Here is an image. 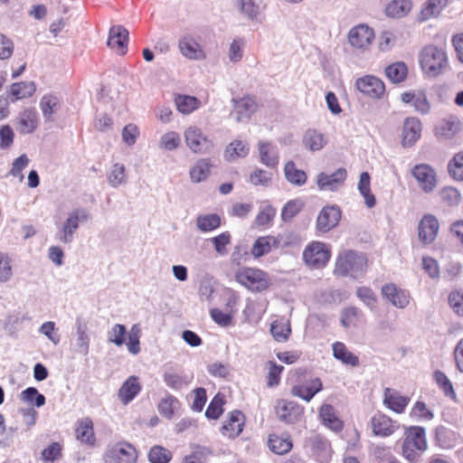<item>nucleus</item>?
<instances>
[{"label": "nucleus", "instance_id": "1", "mask_svg": "<svg viewBox=\"0 0 463 463\" xmlns=\"http://www.w3.org/2000/svg\"><path fill=\"white\" fill-rule=\"evenodd\" d=\"M400 443L402 458L409 463H419L429 448L425 428L417 425L405 427Z\"/></svg>", "mask_w": 463, "mask_h": 463}, {"label": "nucleus", "instance_id": "2", "mask_svg": "<svg viewBox=\"0 0 463 463\" xmlns=\"http://www.w3.org/2000/svg\"><path fill=\"white\" fill-rule=\"evenodd\" d=\"M368 268V259L365 254L347 250L337 256L335 273L340 276L350 275L359 278L365 274Z\"/></svg>", "mask_w": 463, "mask_h": 463}, {"label": "nucleus", "instance_id": "3", "mask_svg": "<svg viewBox=\"0 0 463 463\" xmlns=\"http://www.w3.org/2000/svg\"><path fill=\"white\" fill-rule=\"evenodd\" d=\"M235 280L248 290L260 293L268 290L272 281L268 272L252 267H241L234 273Z\"/></svg>", "mask_w": 463, "mask_h": 463}, {"label": "nucleus", "instance_id": "4", "mask_svg": "<svg viewBox=\"0 0 463 463\" xmlns=\"http://www.w3.org/2000/svg\"><path fill=\"white\" fill-rule=\"evenodd\" d=\"M419 62L424 73L436 77L448 66V56L443 48L429 44L420 51Z\"/></svg>", "mask_w": 463, "mask_h": 463}, {"label": "nucleus", "instance_id": "5", "mask_svg": "<svg viewBox=\"0 0 463 463\" xmlns=\"http://www.w3.org/2000/svg\"><path fill=\"white\" fill-rule=\"evenodd\" d=\"M292 244V233H279L277 236L267 235L259 237L253 243L250 252L255 258L269 253L273 249L288 247Z\"/></svg>", "mask_w": 463, "mask_h": 463}, {"label": "nucleus", "instance_id": "6", "mask_svg": "<svg viewBox=\"0 0 463 463\" xmlns=\"http://www.w3.org/2000/svg\"><path fill=\"white\" fill-rule=\"evenodd\" d=\"M331 258L330 246L322 241L309 242L304 251L303 260L305 263L315 269L324 268Z\"/></svg>", "mask_w": 463, "mask_h": 463}, {"label": "nucleus", "instance_id": "7", "mask_svg": "<svg viewBox=\"0 0 463 463\" xmlns=\"http://www.w3.org/2000/svg\"><path fill=\"white\" fill-rule=\"evenodd\" d=\"M184 137L187 147L194 154H209L213 148L212 139L196 126L187 128L184 133Z\"/></svg>", "mask_w": 463, "mask_h": 463}, {"label": "nucleus", "instance_id": "8", "mask_svg": "<svg viewBox=\"0 0 463 463\" xmlns=\"http://www.w3.org/2000/svg\"><path fill=\"white\" fill-rule=\"evenodd\" d=\"M375 39L374 30L366 24L352 27L347 33V41L352 48L365 52L370 49Z\"/></svg>", "mask_w": 463, "mask_h": 463}, {"label": "nucleus", "instance_id": "9", "mask_svg": "<svg viewBox=\"0 0 463 463\" xmlns=\"http://www.w3.org/2000/svg\"><path fill=\"white\" fill-rule=\"evenodd\" d=\"M138 453L134 445L118 441L110 447L105 456V463H137Z\"/></svg>", "mask_w": 463, "mask_h": 463}, {"label": "nucleus", "instance_id": "10", "mask_svg": "<svg viewBox=\"0 0 463 463\" xmlns=\"http://www.w3.org/2000/svg\"><path fill=\"white\" fill-rule=\"evenodd\" d=\"M355 88L371 99H381L385 96L384 82L373 75H364L355 80Z\"/></svg>", "mask_w": 463, "mask_h": 463}, {"label": "nucleus", "instance_id": "11", "mask_svg": "<svg viewBox=\"0 0 463 463\" xmlns=\"http://www.w3.org/2000/svg\"><path fill=\"white\" fill-rule=\"evenodd\" d=\"M275 413L279 420L294 424L301 420L304 407L297 402L280 399L276 403Z\"/></svg>", "mask_w": 463, "mask_h": 463}, {"label": "nucleus", "instance_id": "12", "mask_svg": "<svg viewBox=\"0 0 463 463\" xmlns=\"http://www.w3.org/2000/svg\"><path fill=\"white\" fill-rule=\"evenodd\" d=\"M246 423L245 415L239 410L230 411L221 427V434L230 439H234L243 431Z\"/></svg>", "mask_w": 463, "mask_h": 463}, {"label": "nucleus", "instance_id": "13", "mask_svg": "<svg viewBox=\"0 0 463 463\" xmlns=\"http://www.w3.org/2000/svg\"><path fill=\"white\" fill-rule=\"evenodd\" d=\"M439 231V222L436 216L427 213L422 216L418 224V238L424 245L433 243Z\"/></svg>", "mask_w": 463, "mask_h": 463}, {"label": "nucleus", "instance_id": "14", "mask_svg": "<svg viewBox=\"0 0 463 463\" xmlns=\"http://www.w3.org/2000/svg\"><path fill=\"white\" fill-rule=\"evenodd\" d=\"M411 174L419 186L425 193L432 192L437 185V175L433 167L428 164L416 165Z\"/></svg>", "mask_w": 463, "mask_h": 463}, {"label": "nucleus", "instance_id": "15", "mask_svg": "<svg viewBox=\"0 0 463 463\" xmlns=\"http://www.w3.org/2000/svg\"><path fill=\"white\" fill-rule=\"evenodd\" d=\"M341 215L342 213L338 206H325L317 218V230L322 233L328 232L338 225Z\"/></svg>", "mask_w": 463, "mask_h": 463}, {"label": "nucleus", "instance_id": "16", "mask_svg": "<svg viewBox=\"0 0 463 463\" xmlns=\"http://www.w3.org/2000/svg\"><path fill=\"white\" fill-rule=\"evenodd\" d=\"M370 423L373 433L383 438L392 436L399 429L396 421L381 412L374 414Z\"/></svg>", "mask_w": 463, "mask_h": 463}, {"label": "nucleus", "instance_id": "17", "mask_svg": "<svg viewBox=\"0 0 463 463\" xmlns=\"http://www.w3.org/2000/svg\"><path fill=\"white\" fill-rule=\"evenodd\" d=\"M128 31L122 25H114L109 29L108 46L116 53L123 55L128 51Z\"/></svg>", "mask_w": 463, "mask_h": 463}, {"label": "nucleus", "instance_id": "18", "mask_svg": "<svg viewBox=\"0 0 463 463\" xmlns=\"http://www.w3.org/2000/svg\"><path fill=\"white\" fill-rule=\"evenodd\" d=\"M421 123L415 117H408L404 119L402 130V145L404 147L412 146L420 137Z\"/></svg>", "mask_w": 463, "mask_h": 463}, {"label": "nucleus", "instance_id": "19", "mask_svg": "<svg viewBox=\"0 0 463 463\" xmlns=\"http://www.w3.org/2000/svg\"><path fill=\"white\" fill-rule=\"evenodd\" d=\"M178 48L182 55L190 60H203L206 53L200 43L192 35H184L179 40Z\"/></svg>", "mask_w": 463, "mask_h": 463}, {"label": "nucleus", "instance_id": "20", "mask_svg": "<svg viewBox=\"0 0 463 463\" xmlns=\"http://www.w3.org/2000/svg\"><path fill=\"white\" fill-rule=\"evenodd\" d=\"M382 295L394 307L404 308L410 302V294L394 283L385 284L382 288Z\"/></svg>", "mask_w": 463, "mask_h": 463}, {"label": "nucleus", "instance_id": "21", "mask_svg": "<svg viewBox=\"0 0 463 463\" xmlns=\"http://www.w3.org/2000/svg\"><path fill=\"white\" fill-rule=\"evenodd\" d=\"M323 390V382L319 377L309 379L306 384H296L291 388V394L309 402L314 396Z\"/></svg>", "mask_w": 463, "mask_h": 463}, {"label": "nucleus", "instance_id": "22", "mask_svg": "<svg viewBox=\"0 0 463 463\" xmlns=\"http://www.w3.org/2000/svg\"><path fill=\"white\" fill-rule=\"evenodd\" d=\"M139 377L131 375L126 379L118 391V398L124 405L130 403L141 392Z\"/></svg>", "mask_w": 463, "mask_h": 463}, {"label": "nucleus", "instance_id": "23", "mask_svg": "<svg viewBox=\"0 0 463 463\" xmlns=\"http://www.w3.org/2000/svg\"><path fill=\"white\" fill-rule=\"evenodd\" d=\"M411 399L402 395L398 391L392 388H385L383 392V404L391 411L402 414L405 411Z\"/></svg>", "mask_w": 463, "mask_h": 463}, {"label": "nucleus", "instance_id": "24", "mask_svg": "<svg viewBox=\"0 0 463 463\" xmlns=\"http://www.w3.org/2000/svg\"><path fill=\"white\" fill-rule=\"evenodd\" d=\"M346 176V170L343 167L338 168L331 175L320 173L317 175V185L320 190L335 191L339 186L343 185Z\"/></svg>", "mask_w": 463, "mask_h": 463}, {"label": "nucleus", "instance_id": "25", "mask_svg": "<svg viewBox=\"0 0 463 463\" xmlns=\"http://www.w3.org/2000/svg\"><path fill=\"white\" fill-rule=\"evenodd\" d=\"M267 445L274 454L285 455L292 449L293 440L287 432L281 434L270 433L268 437Z\"/></svg>", "mask_w": 463, "mask_h": 463}, {"label": "nucleus", "instance_id": "26", "mask_svg": "<svg viewBox=\"0 0 463 463\" xmlns=\"http://www.w3.org/2000/svg\"><path fill=\"white\" fill-rule=\"evenodd\" d=\"M318 417L324 426L335 432H340L344 429L343 420L331 404H322L319 408Z\"/></svg>", "mask_w": 463, "mask_h": 463}, {"label": "nucleus", "instance_id": "27", "mask_svg": "<svg viewBox=\"0 0 463 463\" xmlns=\"http://www.w3.org/2000/svg\"><path fill=\"white\" fill-rule=\"evenodd\" d=\"M75 437L82 444L95 446L94 424L90 417H85L76 422Z\"/></svg>", "mask_w": 463, "mask_h": 463}, {"label": "nucleus", "instance_id": "28", "mask_svg": "<svg viewBox=\"0 0 463 463\" xmlns=\"http://www.w3.org/2000/svg\"><path fill=\"white\" fill-rule=\"evenodd\" d=\"M401 99L406 104L411 103L419 113L427 114L430 109L427 94L422 90L405 91L402 93Z\"/></svg>", "mask_w": 463, "mask_h": 463}, {"label": "nucleus", "instance_id": "29", "mask_svg": "<svg viewBox=\"0 0 463 463\" xmlns=\"http://www.w3.org/2000/svg\"><path fill=\"white\" fill-rule=\"evenodd\" d=\"M38 127V117L34 109H27L22 111L18 118L16 128L20 134L33 133Z\"/></svg>", "mask_w": 463, "mask_h": 463}, {"label": "nucleus", "instance_id": "30", "mask_svg": "<svg viewBox=\"0 0 463 463\" xmlns=\"http://www.w3.org/2000/svg\"><path fill=\"white\" fill-rule=\"evenodd\" d=\"M332 351L333 356L345 365L355 367L360 364L359 357L352 353L343 342H335L332 345Z\"/></svg>", "mask_w": 463, "mask_h": 463}, {"label": "nucleus", "instance_id": "31", "mask_svg": "<svg viewBox=\"0 0 463 463\" xmlns=\"http://www.w3.org/2000/svg\"><path fill=\"white\" fill-rule=\"evenodd\" d=\"M213 165L209 158H200L189 171L190 179L193 183L205 181L211 175Z\"/></svg>", "mask_w": 463, "mask_h": 463}, {"label": "nucleus", "instance_id": "32", "mask_svg": "<svg viewBox=\"0 0 463 463\" xmlns=\"http://www.w3.org/2000/svg\"><path fill=\"white\" fill-rule=\"evenodd\" d=\"M36 90L33 81H20L13 83L9 89V97L12 101L32 97Z\"/></svg>", "mask_w": 463, "mask_h": 463}, {"label": "nucleus", "instance_id": "33", "mask_svg": "<svg viewBox=\"0 0 463 463\" xmlns=\"http://www.w3.org/2000/svg\"><path fill=\"white\" fill-rule=\"evenodd\" d=\"M234 109L239 115L238 120L243 118H250L258 109L256 99L252 96H245L241 99H233Z\"/></svg>", "mask_w": 463, "mask_h": 463}, {"label": "nucleus", "instance_id": "34", "mask_svg": "<svg viewBox=\"0 0 463 463\" xmlns=\"http://www.w3.org/2000/svg\"><path fill=\"white\" fill-rule=\"evenodd\" d=\"M412 8L411 0H392L385 6V14L391 18L406 16Z\"/></svg>", "mask_w": 463, "mask_h": 463}, {"label": "nucleus", "instance_id": "35", "mask_svg": "<svg viewBox=\"0 0 463 463\" xmlns=\"http://www.w3.org/2000/svg\"><path fill=\"white\" fill-rule=\"evenodd\" d=\"M260 162L268 167H276L279 164V154L270 142H260L258 145Z\"/></svg>", "mask_w": 463, "mask_h": 463}, {"label": "nucleus", "instance_id": "36", "mask_svg": "<svg viewBox=\"0 0 463 463\" xmlns=\"http://www.w3.org/2000/svg\"><path fill=\"white\" fill-rule=\"evenodd\" d=\"M387 79L394 84L403 82L408 76V67L403 61H396L385 68Z\"/></svg>", "mask_w": 463, "mask_h": 463}, {"label": "nucleus", "instance_id": "37", "mask_svg": "<svg viewBox=\"0 0 463 463\" xmlns=\"http://www.w3.org/2000/svg\"><path fill=\"white\" fill-rule=\"evenodd\" d=\"M177 110L184 115L190 114L201 106V101L194 96L178 94L175 98Z\"/></svg>", "mask_w": 463, "mask_h": 463}, {"label": "nucleus", "instance_id": "38", "mask_svg": "<svg viewBox=\"0 0 463 463\" xmlns=\"http://www.w3.org/2000/svg\"><path fill=\"white\" fill-rule=\"evenodd\" d=\"M270 333L277 342H286L291 334L290 323L285 318H279L271 323Z\"/></svg>", "mask_w": 463, "mask_h": 463}, {"label": "nucleus", "instance_id": "39", "mask_svg": "<svg viewBox=\"0 0 463 463\" xmlns=\"http://www.w3.org/2000/svg\"><path fill=\"white\" fill-rule=\"evenodd\" d=\"M303 144L310 151L321 150L326 144L325 136L316 129H308L303 137Z\"/></svg>", "mask_w": 463, "mask_h": 463}, {"label": "nucleus", "instance_id": "40", "mask_svg": "<svg viewBox=\"0 0 463 463\" xmlns=\"http://www.w3.org/2000/svg\"><path fill=\"white\" fill-rule=\"evenodd\" d=\"M433 379L438 387L442 391L446 397L450 398L452 401L457 402L458 397L454 390L452 382L449 377L440 370H436L433 373Z\"/></svg>", "mask_w": 463, "mask_h": 463}, {"label": "nucleus", "instance_id": "41", "mask_svg": "<svg viewBox=\"0 0 463 463\" xmlns=\"http://www.w3.org/2000/svg\"><path fill=\"white\" fill-rule=\"evenodd\" d=\"M370 183V175L367 172H363L360 175L358 189L360 194L364 198V203L367 205V207L372 208L375 205L376 200L374 194L371 191Z\"/></svg>", "mask_w": 463, "mask_h": 463}, {"label": "nucleus", "instance_id": "42", "mask_svg": "<svg viewBox=\"0 0 463 463\" xmlns=\"http://www.w3.org/2000/svg\"><path fill=\"white\" fill-rule=\"evenodd\" d=\"M286 179L296 185H303L307 182L305 171L298 169L293 161L287 162L284 165Z\"/></svg>", "mask_w": 463, "mask_h": 463}, {"label": "nucleus", "instance_id": "43", "mask_svg": "<svg viewBox=\"0 0 463 463\" xmlns=\"http://www.w3.org/2000/svg\"><path fill=\"white\" fill-rule=\"evenodd\" d=\"M221 224V217L216 213L200 215L196 219L198 229L203 232H212L219 228Z\"/></svg>", "mask_w": 463, "mask_h": 463}, {"label": "nucleus", "instance_id": "44", "mask_svg": "<svg viewBox=\"0 0 463 463\" xmlns=\"http://www.w3.org/2000/svg\"><path fill=\"white\" fill-rule=\"evenodd\" d=\"M179 405L180 402L177 398L171 394H167L159 402L157 409L163 417L172 419L175 415V411Z\"/></svg>", "mask_w": 463, "mask_h": 463}, {"label": "nucleus", "instance_id": "45", "mask_svg": "<svg viewBox=\"0 0 463 463\" xmlns=\"http://www.w3.org/2000/svg\"><path fill=\"white\" fill-rule=\"evenodd\" d=\"M249 154V147L241 140H235L228 145L224 156L229 161L245 157Z\"/></svg>", "mask_w": 463, "mask_h": 463}, {"label": "nucleus", "instance_id": "46", "mask_svg": "<svg viewBox=\"0 0 463 463\" xmlns=\"http://www.w3.org/2000/svg\"><path fill=\"white\" fill-rule=\"evenodd\" d=\"M150 463H169L173 458L172 452L160 445L153 446L147 454Z\"/></svg>", "mask_w": 463, "mask_h": 463}, {"label": "nucleus", "instance_id": "47", "mask_svg": "<svg viewBox=\"0 0 463 463\" xmlns=\"http://www.w3.org/2000/svg\"><path fill=\"white\" fill-rule=\"evenodd\" d=\"M226 403L225 396L218 392L210 402L205 416L208 419L217 420L223 412V406Z\"/></svg>", "mask_w": 463, "mask_h": 463}, {"label": "nucleus", "instance_id": "48", "mask_svg": "<svg viewBox=\"0 0 463 463\" xmlns=\"http://www.w3.org/2000/svg\"><path fill=\"white\" fill-rule=\"evenodd\" d=\"M266 367L268 370L266 376L268 387L272 388L278 386L280 383V376L284 371V367L274 361H269L266 364Z\"/></svg>", "mask_w": 463, "mask_h": 463}, {"label": "nucleus", "instance_id": "49", "mask_svg": "<svg viewBox=\"0 0 463 463\" xmlns=\"http://www.w3.org/2000/svg\"><path fill=\"white\" fill-rule=\"evenodd\" d=\"M79 211L73 212L66 220V222L63 224V235L61 237V241L62 242L67 243L71 241L72 234L79 226Z\"/></svg>", "mask_w": 463, "mask_h": 463}, {"label": "nucleus", "instance_id": "50", "mask_svg": "<svg viewBox=\"0 0 463 463\" xmlns=\"http://www.w3.org/2000/svg\"><path fill=\"white\" fill-rule=\"evenodd\" d=\"M362 318V312L354 307H348L342 311L341 323L345 327L355 326Z\"/></svg>", "mask_w": 463, "mask_h": 463}, {"label": "nucleus", "instance_id": "51", "mask_svg": "<svg viewBox=\"0 0 463 463\" xmlns=\"http://www.w3.org/2000/svg\"><path fill=\"white\" fill-rule=\"evenodd\" d=\"M140 337L141 328L139 325H133L128 336V342H126L128 350L132 354H137L140 352Z\"/></svg>", "mask_w": 463, "mask_h": 463}, {"label": "nucleus", "instance_id": "52", "mask_svg": "<svg viewBox=\"0 0 463 463\" xmlns=\"http://www.w3.org/2000/svg\"><path fill=\"white\" fill-rule=\"evenodd\" d=\"M62 457V445L59 442H52L46 447L41 455V458L44 463H53L54 461L61 458Z\"/></svg>", "mask_w": 463, "mask_h": 463}, {"label": "nucleus", "instance_id": "53", "mask_svg": "<svg viewBox=\"0 0 463 463\" xmlns=\"http://www.w3.org/2000/svg\"><path fill=\"white\" fill-rule=\"evenodd\" d=\"M20 398L27 403H33L36 407L45 404V397L34 387H28L20 393Z\"/></svg>", "mask_w": 463, "mask_h": 463}, {"label": "nucleus", "instance_id": "54", "mask_svg": "<svg viewBox=\"0 0 463 463\" xmlns=\"http://www.w3.org/2000/svg\"><path fill=\"white\" fill-rule=\"evenodd\" d=\"M164 381L173 390H181L190 383V379L185 375L176 373H165L164 374Z\"/></svg>", "mask_w": 463, "mask_h": 463}, {"label": "nucleus", "instance_id": "55", "mask_svg": "<svg viewBox=\"0 0 463 463\" xmlns=\"http://www.w3.org/2000/svg\"><path fill=\"white\" fill-rule=\"evenodd\" d=\"M450 176L458 181H463V152L457 153L448 165Z\"/></svg>", "mask_w": 463, "mask_h": 463}, {"label": "nucleus", "instance_id": "56", "mask_svg": "<svg viewBox=\"0 0 463 463\" xmlns=\"http://www.w3.org/2000/svg\"><path fill=\"white\" fill-rule=\"evenodd\" d=\"M459 130L458 122L451 119H443L436 128L437 134L444 137H452Z\"/></svg>", "mask_w": 463, "mask_h": 463}, {"label": "nucleus", "instance_id": "57", "mask_svg": "<svg viewBox=\"0 0 463 463\" xmlns=\"http://www.w3.org/2000/svg\"><path fill=\"white\" fill-rule=\"evenodd\" d=\"M449 0H429L421 10L423 19L439 14L448 5Z\"/></svg>", "mask_w": 463, "mask_h": 463}, {"label": "nucleus", "instance_id": "58", "mask_svg": "<svg viewBox=\"0 0 463 463\" xmlns=\"http://www.w3.org/2000/svg\"><path fill=\"white\" fill-rule=\"evenodd\" d=\"M59 99L52 95H45L43 97L40 102V107L43 111L44 118L50 119L55 109L59 107Z\"/></svg>", "mask_w": 463, "mask_h": 463}, {"label": "nucleus", "instance_id": "59", "mask_svg": "<svg viewBox=\"0 0 463 463\" xmlns=\"http://www.w3.org/2000/svg\"><path fill=\"white\" fill-rule=\"evenodd\" d=\"M108 180L109 184L114 187L122 184L126 181L124 165L118 163L113 165L111 170L109 173Z\"/></svg>", "mask_w": 463, "mask_h": 463}, {"label": "nucleus", "instance_id": "60", "mask_svg": "<svg viewBox=\"0 0 463 463\" xmlns=\"http://www.w3.org/2000/svg\"><path fill=\"white\" fill-rule=\"evenodd\" d=\"M439 196L443 203L450 206L456 205L461 201V194L458 190L450 186L442 188Z\"/></svg>", "mask_w": 463, "mask_h": 463}, {"label": "nucleus", "instance_id": "61", "mask_svg": "<svg viewBox=\"0 0 463 463\" xmlns=\"http://www.w3.org/2000/svg\"><path fill=\"white\" fill-rule=\"evenodd\" d=\"M302 203L298 200H291L288 202L281 212L283 221L292 220L302 209Z\"/></svg>", "mask_w": 463, "mask_h": 463}, {"label": "nucleus", "instance_id": "62", "mask_svg": "<svg viewBox=\"0 0 463 463\" xmlns=\"http://www.w3.org/2000/svg\"><path fill=\"white\" fill-rule=\"evenodd\" d=\"M211 241L217 253L220 255L227 254L226 247L231 243V234L229 232H223L219 235L213 237Z\"/></svg>", "mask_w": 463, "mask_h": 463}, {"label": "nucleus", "instance_id": "63", "mask_svg": "<svg viewBox=\"0 0 463 463\" xmlns=\"http://www.w3.org/2000/svg\"><path fill=\"white\" fill-rule=\"evenodd\" d=\"M356 296L369 307L373 308L376 306L377 297L370 288L359 287Z\"/></svg>", "mask_w": 463, "mask_h": 463}, {"label": "nucleus", "instance_id": "64", "mask_svg": "<svg viewBox=\"0 0 463 463\" xmlns=\"http://www.w3.org/2000/svg\"><path fill=\"white\" fill-rule=\"evenodd\" d=\"M449 304L452 310L460 317H463V294L454 290L449 295Z\"/></svg>", "mask_w": 463, "mask_h": 463}]
</instances>
